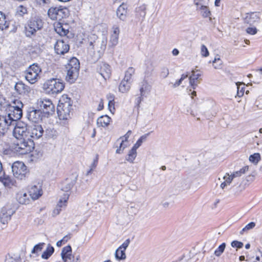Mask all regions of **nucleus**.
<instances>
[{
	"label": "nucleus",
	"mask_w": 262,
	"mask_h": 262,
	"mask_svg": "<svg viewBox=\"0 0 262 262\" xmlns=\"http://www.w3.org/2000/svg\"><path fill=\"white\" fill-rule=\"evenodd\" d=\"M150 89V85L148 84V83L146 81H143L142 82L141 86L140 89V95L141 96L138 97L136 99V103L137 105H139V104L141 103V102L143 100L142 96L144 95L145 92L146 91L149 90Z\"/></svg>",
	"instance_id": "24"
},
{
	"label": "nucleus",
	"mask_w": 262,
	"mask_h": 262,
	"mask_svg": "<svg viewBox=\"0 0 262 262\" xmlns=\"http://www.w3.org/2000/svg\"><path fill=\"white\" fill-rule=\"evenodd\" d=\"M29 195L32 200L38 199L42 194L41 186L38 183L36 185H31L28 189Z\"/></svg>",
	"instance_id": "15"
},
{
	"label": "nucleus",
	"mask_w": 262,
	"mask_h": 262,
	"mask_svg": "<svg viewBox=\"0 0 262 262\" xmlns=\"http://www.w3.org/2000/svg\"><path fill=\"white\" fill-rule=\"evenodd\" d=\"M118 38L119 36H117L116 35H112L110 37V46L112 47L116 46L118 43Z\"/></svg>",
	"instance_id": "51"
},
{
	"label": "nucleus",
	"mask_w": 262,
	"mask_h": 262,
	"mask_svg": "<svg viewBox=\"0 0 262 262\" xmlns=\"http://www.w3.org/2000/svg\"><path fill=\"white\" fill-rule=\"evenodd\" d=\"M23 104L20 100L14 99L11 103L7 105V115H3L7 119L9 126L13 122L19 120L23 115L22 107Z\"/></svg>",
	"instance_id": "1"
},
{
	"label": "nucleus",
	"mask_w": 262,
	"mask_h": 262,
	"mask_svg": "<svg viewBox=\"0 0 262 262\" xmlns=\"http://www.w3.org/2000/svg\"><path fill=\"white\" fill-rule=\"evenodd\" d=\"M43 25V21L41 16L38 15L32 16L26 27V34L27 36L30 37L40 30Z\"/></svg>",
	"instance_id": "4"
},
{
	"label": "nucleus",
	"mask_w": 262,
	"mask_h": 262,
	"mask_svg": "<svg viewBox=\"0 0 262 262\" xmlns=\"http://www.w3.org/2000/svg\"><path fill=\"white\" fill-rule=\"evenodd\" d=\"M107 98L109 100L108 103V109L110 112L114 114L115 108V102H114V96L113 95H107Z\"/></svg>",
	"instance_id": "40"
},
{
	"label": "nucleus",
	"mask_w": 262,
	"mask_h": 262,
	"mask_svg": "<svg viewBox=\"0 0 262 262\" xmlns=\"http://www.w3.org/2000/svg\"><path fill=\"white\" fill-rule=\"evenodd\" d=\"M201 55L203 57H207L209 56V51L204 45H202L201 46Z\"/></svg>",
	"instance_id": "55"
},
{
	"label": "nucleus",
	"mask_w": 262,
	"mask_h": 262,
	"mask_svg": "<svg viewBox=\"0 0 262 262\" xmlns=\"http://www.w3.org/2000/svg\"><path fill=\"white\" fill-rule=\"evenodd\" d=\"M45 135L47 138L54 139L57 138L58 133L53 128L49 127L45 131Z\"/></svg>",
	"instance_id": "38"
},
{
	"label": "nucleus",
	"mask_w": 262,
	"mask_h": 262,
	"mask_svg": "<svg viewBox=\"0 0 262 262\" xmlns=\"http://www.w3.org/2000/svg\"><path fill=\"white\" fill-rule=\"evenodd\" d=\"M66 79L67 81L70 83H74L78 76L79 70L66 69Z\"/></svg>",
	"instance_id": "19"
},
{
	"label": "nucleus",
	"mask_w": 262,
	"mask_h": 262,
	"mask_svg": "<svg viewBox=\"0 0 262 262\" xmlns=\"http://www.w3.org/2000/svg\"><path fill=\"white\" fill-rule=\"evenodd\" d=\"M41 72V69L38 64L33 63L26 71V79L31 84H34L39 78V74Z\"/></svg>",
	"instance_id": "6"
},
{
	"label": "nucleus",
	"mask_w": 262,
	"mask_h": 262,
	"mask_svg": "<svg viewBox=\"0 0 262 262\" xmlns=\"http://www.w3.org/2000/svg\"><path fill=\"white\" fill-rule=\"evenodd\" d=\"M149 133H147V134H146L143 136H142L138 140V141L136 142V143H135L136 144H137L139 147H140L141 144H142L143 142L145 141L147 137H148V136L149 135Z\"/></svg>",
	"instance_id": "53"
},
{
	"label": "nucleus",
	"mask_w": 262,
	"mask_h": 262,
	"mask_svg": "<svg viewBox=\"0 0 262 262\" xmlns=\"http://www.w3.org/2000/svg\"><path fill=\"white\" fill-rule=\"evenodd\" d=\"M9 23L6 20L4 13L0 11V30H4L9 28Z\"/></svg>",
	"instance_id": "35"
},
{
	"label": "nucleus",
	"mask_w": 262,
	"mask_h": 262,
	"mask_svg": "<svg viewBox=\"0 0 262 262\" xmlns=\"http://www.w3.org/2000/svg\"><path fill=\"white\" fill-rule=\"evenodd\" d=\"M19 11L23 14H26L27 13V10L26 7H24L23 6H20L19 7Z\"/></svg>",
	"instance_id": "63"
},
{
	"label": "nucleus",
	"mask_w": 262,
	"mask_h": 262,
	"mask_svg": "<svg viewBox=\"0 0 262 262\" xmlns=\"http://www.w3.org/2000/svg\"><path fill=\"white\" fill-rule=\"evenodd\" d=\"M44 245V243H40L36 245L32 249L31 253L33 254H38L39 252L42 250Z\"/></svg>",
	"instance_id": "49"
},
{
	"label": "nucleus",
	"mask_w": 262,
	"mask_h": 262,
	"mask_svg": "<svg viewBox=\"0 0 262 262\" xmlns=\"http://www.w3.org/2000/svg\"><path fill=\"white\" fill-rule=\"evenodd\" d=\"M38 105L45 117H48L54 113L55 106L50 99L40 98L38 100Z\"/></svg>",
	"instance_id": "8"
},
{
	"label": "nucleus",
	"mask_w": 262,
	"mask_h": 262,
	"mask_svg": "<svg viewBox=\"0 0 262 262\" xmlns=\"http://www.w3.org/2000/svg\"><path fill=\"white\" fill-rule=\"evenodd\" d=\"M259 19V16L256 13H248L245 18V22L246 23L252 25L255 22L258 21Z\"/></svg>",
	"instance_id": "30"
},
{
	"label": "nucleus",
	"mask_w": 262,
	"mask_h": 262,
	"mask_svg": "<svg viewBox=\"0 0 262 262\" xmlns=\"http://www.w3.org/2000/svg\"><path fill=\"white\" fill-rule=\"evenodd\" d=\"M54 248L50 245H48L46 250L42 253L41 257L43 259H48L54 253Z\"/></svg>",
	"instance_id": "39"
},
{
	"label": "nucleus",
	"mask_w": 262,
	"mask_h": 262,
	"mask_svg": "<svg viewBox=\"0 0 262 262\" xmlns=\"http://www.w3.org/2000/svg\"><path fill=\"white\" fill-rule=\"evenodd\" d=\"M34 2L39 5H43L47 3V0H34Z\"/></svg>",
	"instance_id": "62"
},
{
	"label": "nucleus",
	"mask_w": 262,
	"mask_h": 262,
	"mask_svg": "<svg viewBox=\"0 0 262 262\" xmlns=\"http://www.w3.org/2000/svg\"><path fill=\"white\" fill-rule=\"evenodd\" d=\"M48 15L52 20H60L68 16L69 11L66 8L51 7L48 11Z\"/></svg>",
	"instance_id": "9"
},
{
	"label": "nucleus",
	"mask_w": 262,
	"mask_h": 262,
	"mask_svg": "<svg viewBox=\"0 0 262 262\" xmlns=\"http://www.w3.org/2000/svg\"><path fill=\"white\" fill-rule=\"evenodd\" d=\"M249 159L251 162L256 165L260 160V155L259 153H255L250 155Z\"/></svg>",
	"instance_id": "44"
},
{
	"label": "nucleus",
	"mask_w": 262,
	"mask_h": 262,
	"mask_svg": "<svg viewBox=\"0 0 262 262\" xmlns=\"http://www.w3.org/2000/svg\"><path fill=\"white\" fill-rule=\"evenodd\" d=\"M72 102L67 96H63L57 106V114L59 119L67 120L71 118Z\"/></svg>",
	"instance_id": "2"
},
{
	"label": "nucleus",
	"mask_w": 262,
	"mask_h": 262,
	"mask_svg": "<svg viewBox=\"0 0 262 262\" xmlns=\"http://www.w3.org/2000/svg\"><path fill=\"white\" fill-rule=\"evenodd\" d=\"M192 75L189 77V83L193 89H195L197 86L196 81L201 76L200 73H195L194 71H192Z\"/></svg>",
	"instance_id": "32"
},
{
	"label": "nucleus",
	"mask_w": 262,
	"mask_h": 262,
	"mask_svg": "<svg viewBox=\"0 0 262 262\" xmlns=\"http://www.w3.org/2000/svg\"><path fill=\"white\" fill-rule=\"evenodd\" d=\"M123 142H124V140H122L121 143L120 144L119 148H118L116 151V152L117 154H120L123 152V150L125 148V146H123Z\"/></svg>",
	"instance_id": "58"
},
{
	"label": "nucleus",
	"mask_w": 262,
	"mask_h": 262,
	"mask_svg": "<svg viewBox=\"0 0 262 262\" xmlns=\"http://www.w3.org/2000/svg\"><path fill=\"white\" fill-rule=\"evenodd\" d=\"M2 182L6 187H11L15 185V181L13 178L8 175H4L2 178L0 177Z\"/></svg>",
	"instance_id": "31"
},
{
	"label": "nucleus",
	"mask_w": 262,
	"mask_h": 262,
	"mask_svg": "<svg viewBox=\"0 0 262 262\" xmlns=\"http://www.w3.org/2000/svg\"><path fill=\"white\" fill-rule=\"evenodd\" d=\"M127 13V6L125 4H122L117 9V17L122 20H125Z\"/></svg>",
	"instance_id": "23"
},
{
	"label": "nucleus",
	"mask_w": 262,
	"mask_h": 262,
	"mask_svg": "<svg viewBox=\"0 0 262 262\" xmlns=\"http://www.w3.org/2000/svg\"><path fill=\"white\" fill-rule=\"evenodd\" d=\"M137 157V152H134L132 150H129L127 156L126 157V160L130 163H134V161Z\"/></svg>",
	"instance_id": "47"
},
{
	"label": "nucleus",
	"mask_w": 262,
	"mask_h": 262,
	"mask_svg": "<svg viewBox=\"0 0 262 262\" xmlns=\"http://www.w3.org/2000/svg\"><path fill=\"white\" fill-rule=\"evenodd\" d=\"M233 179L234 177H232L231 174H230L229 173H226L223 177L224 181L221 183L220 185L221 188L224 189L227 186L229 185Z\"/></svg>",
	"instance_id": "36"
},
{
	"label": "nucleus",
	"mask_w": 262,
	"mask_h": 262,
	"mask_svg": "<svg viewBox=\"0 0 262 262\" xmlns=\"http://www.w3.org/2000/svg\"><path fill=\"white\" fill-rule=\"evenodd\" d=\"M16 199L19 203L21 204H29L30 202V199L27 193L23 191H20L17 193Z\"/></svg>",
	"instance_id": "27"
},
{
	"label": "nucleus",
	"mask_w": 262,
	"mask_h": 262,
	"mask_svg": "<svg viewBox=\"0 0 262 262\" xmlns=\"http://www.w3.org/2000/svg\"><path fill=\"white\" fill-rule=\"evenodd\" d=\"M135 73V69L133 67H129L125 72V76L123 80L128 82H132L131 78L133 74Z\"/></svg>",
	"instance_id": "41"
},
{
	"label": "nucleus",
	"mask_w": 262,
	"mask_h": 262,
	"mask_svg": "<svg viewBox=\"0 0 262 262\" xmlns=\"http://www.w3.org/2000/svg\"><path fill=\"white\" fill-rule=\"evenodd\" d=\"M61 256L63 262H72L74 256L72 255V248L70 245L62 248Z\"/></svg>",
	"instance_id": "18"
},
{
	"label": "nucleus",
	"mask_w": 262,
	"mask_h": 262,
	"mask_svg": "<svg viewBox=\"0 0 262 262\" xmlns=\"http://www.w3.org/2000/svg\"><path fill=\"white\" fill-rule=\"evenodd\" d=\"M45 116L41 110H36L34 108H30L27 113V118L29 120L35 123H38L41 121Z\"/></svg>",
	"instance_id": "12"
},
{
	"label": "nucleus",
	"mask_w": 262,
	"mask_h": 262,
	"mask_svg": "<svg viewBox=\"0 0 262 262\" xmlns=\"http://www.w3.org/2000/svg\"><path fill=\"white\" fill-rule=\"evenodd\" d=\"M237 85V96L239 97H241L243 96L245 92V85L243 83L237 82L236 83Z\"/></svg>",
	"instance_id": "45"
},
{
	"label": "nucleus",
	"mask_w": 262,
	"mask_h": 262,
	"mask_svg": "<svg viewBox=\"0 0 262 262\" xmlns=\"http://www.w3.org/2000/svg\"><path fill=\"white\" fill-rule=\"evenodd\" d=\"M131 134H132V131L131 130H128L126 133V134L122 137V138H124V140H123L124 142L127 141L128 138L129 137V136L131 135Z\"/></svg>",
	"instance_id": "64"
},
{
	"label": "nucleus",
	"mask_w": 262,
	"mask_h": 262,
	"mask_svg": "<svg viewBox=\"0 0 262 262\" xmlns=\"http://www.w3.org/2000/svg\"><path fill=\"white\" fill-rule=\"evenodd\" d=\"M9 126L6 118L3 115H0V138L4 136L6 129Z\"/></svg>",
	"instance_id": "29"
},
{
	"label": "nucleus",
	"mask_w": 262,
	"mask_h": 262,
	"mask_svg": "<svg viewBox=\"0 0 262 262\" xmlns=\"http://www.w3.org/2000/svg\"><path fill=\"white\" fill-rule=\"evenodd\" d=\"M124 250L118 248L115 252V257L118 260H124L126 258V254Z\"/></svg>",
	"instance_id": "42"
},
{
	"label": "nucleus",
	"mask_w": 262,
	"mask_h": 262,
	"mask_svg": "<svg viewBox=\"0 0 262 262\" xmlns=\"http://www.w3.org/2000/svg\"><path fill=\"white\" fill-rule=\"evenodd\" d=\"M169 74V69L166 67H163L160 72V76L163 78H166Z\"/></svg>",
	"instance_id": "52"
},
{
	"label": "nucleus",
	"mask_w": 262,
	"mask_h": 262,
	"mask_svg": "<svg viewBox=\"0 0 262 262\" xmlns=\"http://www.w3.org/2000/svg\"><path fill=\"white\" fill-rule=\"evenodd\" d=\"M146 6L143 4L136 9V16L139 21L142 23L146 14Z\"/></svg>",
	"instance_id": "21"
},
{
	"label": "nucleus",
	"mask_w": 262,
	"mask_h": 262,
	"mask_svg": "<svg viewBox=\"0 0 262 262\" xmlns=\"http://www.w3.org/2000/svg\"><path fill=\"white\" fill-rule=\"evenodd\" d=\"M13 135L18 140L25 138L29 139V128L27 127V124L21 121L17 122L13 129Z\"/></svg>",
	"instance_id": "10"
},
{
	"label": "nucleus",
	"mask_w": 262,
	"mask_h": 262,
	"mask_svg": "<svg viewBox=\"0 0 262 262\" xmlns=\"http://www.w3.org/2000/svg\"><path fill=\"white\" fill-rule=\"evenodd\" d=\"M54 27L55 32L61 36H66L69 33V27L67 24L55 22L54 23Z\"/></svg>",
	"instance_id": "17"
},
{
	"label": "nucleus",
	"mask_w": 262,
	"mask_h": 262,
	"mask_svg": "<svg viewBox=\"0 0 262 262\" xmlns=\"http://www.w3.org/2000/svg\"><path fill=\"white\" fill-rule=\"evenodd\" d=\"M130 82L122 80L119 85V90L121 93L127 92L130 88Z\"/></svg>",
	"instance_id": "37"
},
{
	"label": "nucleus",
	"mask_w": 262,
	"mask_h": 262,
	"mask_svg": "<svg viewBox=\"0 0 262 262\" xmlns=\"http://www.w3.org/2000/svg\"><path fill=\"white\" fill-rule=\"evenodd\" d=\"M44 133V130L41 125L34 124L29 127V139H38L41 137Z\"/></svg>",
	"instance_id": "13"
},
{
	"label": "nucleus",
	"mask_w": 262,
	"mask_h": 262,
	"mask_svg": "<svg viewBox=\"0 0 262 262\" xmlns=\"http://www.w3.org/2000/svg\"><path fill=\"white\" fill-rule=\"evenodd\" d=\"M76 179L75 178L73 180L70 181L69 180L67 179L63 183V186L62 188V190L64 192V193H69V195H70V190L73 187V186L75 185Z\"/></svg>",
	"instance_id": "26"
},
{
	"label": "nucleus",
	"mask_w": 262,
	"mask_h": 262,
	"mask_svg": "<svg viewBox=\"0 0 262 262\" xmlns=\"http://www.w3.org/2000/svg\"><path fill=\"white\" fill-rule=\"evenodd\" d=\"M15 90L19 94H28L31 91L30 86L22 82H18L15 84Z\"/></svg>",
	"instance_id": "22"
},
{
	"label": "nucleus",
	"mask_w": 262,
	"mask_h": 262,
	"mask_svg": "<svg viewBox=\"0 0 262 262\" xmlns=\"http://www.w3.org/2000/svg\"><path fill=\"white\" fill-rule=\"evenodd\" d=\"M111 118L107 115L102 116L98 118L97 123L98 125L102 127L107 126L110 123Z\"/></svg>",
	"instance_id": "34"
},
{
	"label": "nucleus",
	"mask_w": 262,
	"mask_h": 262,
	"mask_svg": "<svg viewBox=\"0 0 262 262\" xmlns=\"http://www.w3.org/2000/svg\"><path fill=\"white\" fill-rule=\"evenodd\" d=\"M231 245L233 248H236L237 249H240L243 247L244 244L241 242H239L237 241H234L231 243Z\"/></svg>",
	"instance_id": "54"
},
{
	"label": "nucleus",
	"mask_w": 262,
	"mask_h": 262,
	"mask_svg": "<svg viewBox=\"0 0 262 262\" xmlns=\"http://www.w3.org/2000/svg\"><path fill=\"white\" fill-rule=\"evenodd\" d=\"M130 243V239L129 238L126 239L124 242L118 248L120 250L122 249L125 251Z\"/></svg>",
	"instance_id": "57"
},
{
	"label": "nucleus",
	"mask_w": 262,
	"mask_h": 262,
	"mask_svg": "<svg viewBox=\"0 0 262 262\" xmlns=\"http://www.w3.org/2000/svg\"><path fill=\"white\" fill-rule=\"evenodd\" d=\"M113 33L112 34V35H116L117 36H119V33H120V30H119V27L117 26H114L113 27Z\"/></svg>",
	"instance_id": "61"
},
{
	"label": "nucleus",
	"mask_w": 262,
	"mask_h": 262,
	"mask_svg": "<svg viewBox=\"0 0 262 262\" xmlns=\"http://www.w3.org/2000/svg\"><path fill=\"white\" fill-rule=\"evenodd\" d=\"M208 1L209 0H194V3L196 6H198L202 4H207Z\"/></svg>",
	"instance_id": "59"
},
{
	"label": "nucleus",
	"mask_w": 262,
	"mask_h": 262,
	"mask_svg": "<svg viewBox=\"0 0 262 262\" xmlns=\"http://www.w3.org/2000/svg\"><path fill=\"white\" fill-rule=\"evenodd\" d=\"M13 174L18 180H24L27 177L28 170L26 166L22 162L16 161L11 166Z\"/></svg>",
	"instance_id": "7"
},
{
	"label": "nucleus",
	"mask_w": 262,
	"mask_h": 262,
	"mask_svg": "<svg viewBox=\"0 0 262 262\" xmlns=\"http://www.w3.org/2000/svg\"><path fill=\"white\" fill-rule=\"evenodd\" d=\"M69 198V193H64L61 196L56 208L53 211V215L55 216L59 214L62 208L67 206V201Z\"/></svg>",
	"instance_id": "16"
},
{
	"label": "nucleus",
	"mask_w": 262,
	"mask_h": 262,
	"mask_svg": "<svg viewBox=\"0 0 262 262\" xmlns=\"http://www.w3.org/2000/svg\"><path fill=\"white\" fill-rule=\"evenodd\" d=\"M246 32L250 35H254L257 33V29L255 27H248L246 29Z\"/></svg>",
	"instance_id": "56"
},
{
	"label": "nucleus",
	"mask_w": 262,
	"mask_h": 262,
	"mask_svg": "<svg viewBox=\"0 0 262 262\" xmlns=\"http://www.w3.org/2000/svg\"><path fill=\"white\" fill-rule=\"evenodd\" d=\"M66 69L79 70L80 62L78 59L76 57L71 58L66 66Z\"/></svg>",
	"instance_id": "28"
},
{
	"label": "nucleus",
	"mask_w": 262,
	"mask_h": 262,
	"mask_svg": "<svg viewBox=\"0 0 262 262\" xmlns=\"http://www.w3.org/2000/svg\"><path fill=\"white\" fill-rule=\"evenodd\" d=\"M196 10L199 11L202 16L204 18L209 17L211 14L208 7L206 4L196 6Z\"/></svg>",
	"instance_id": "25"
},
{
	"label": "nucleus",
	"mask_w": 262,
	"mask_h": 262,
	"mask_svg": "<svg viewBox=\"0 0 262 262\" xmlns=\"http://www.w3.org/2000/svg\"><path fill=\"white\" fill-rule=\"evenodd\" d=\"M43 89L48 94L55 95L61 93L64 88L62 80L58 78H51L45 81Z\"/></svg>",
	"instance_id": "3"
},
{
	"label": "nucleus",
	"mask_w": 262,
	"mask_h": 262,
	"mask_svg": "<svg viewBox=\"0 0 262 262\" xmlns=\"http://www.w3.org/2000/svg\"><path fill=\"white\" fill-rule=\"evenodd\" d=\"M98 155H97L96 158L94 159L93 163L91 164L90 168H91L93 169H94L98 164Z\"/></svg>",
	"instance_id": "60"
},
{
	"label": "nucleus",
	"mask_w": 262,
	"mask_h": 262,
	"mask_svg": "<svg viewBox=\"0 0 262 262\" xmlns=\"http://www.w3.org/2000/svg\"><path fill=\"white\" fill-rule=\"evenodd\" d=\"M13 214L11 210H8L6 207H3L0 213V221L3 224L10 220L11 216Z\"/></svg>",
	"instance_id": "20"
},
{
	"label": "nucleus",
	"mask_w": 262,
	"mask_h": 262,
	"mask_svg": "<svg viewBox=\"0 0 262 262\" xmlns=\"http://www.w3.org/2000/svg\"><path fill=\"white\" fill-rule=\"evenodd\" d=\"M249 170V166H245L239 170L233 172L231 173L232 175V177L234 178L238 177L241 176L242 174H244L248 171Z\"/></svg>",
	"instance_id": "43"
},
{
	"label": "nucleus",
	"mask_w": 262,
	"mask_h": 262,
	"mask_svg": "<svg viewBox=\"0 0 262 262\" xmlns=\"http://www.w3.org/2000/svg\"><path fill=\"white\" fill-rule=\"evenodd\" d=\"M213 66L216 69H221L222 65V61L219 57H215L213 61Z\"/></svg>",
	"instance_id": "50"
},
{
	"label": "nucleus",
	"mask_w": 262,
	"mask_h": 262,
	"mask_svg": "<svg viewBox=\"0 0 262 262\" xmlns=\"http://www.w3.org/2000/svg\"><path fill=\"white\" fill-rule=\"evenodd\" d=\"M226 247V244L225 243H222L219 247L215 250L214 255L216 256H220L223 253Z\"/></svg>",
	"instance_id": "48"
},
{
	"label": "nucleus",
	"mask_w": 262,
	"mask_h": 262,
	"mask_svg": "<svg viewBox=\"0 0 262 262\" xmlns=\"http://www.w3.org/2000/svg\"><path fill=\"white\" fill-rule=\"evenodd\" d=\"M34 148V143L31 139L19 140L14 148L15 151L20 155H25L31 152Z\"/></svg>",
	"instance_id": "5"
},
{
	"label": "nucleus",
	"mask_w": 262,
	"mask_h": 262,
	"mask_svg": "<svg viewBox=\"0 0 262 262\" xmlns=\"http://www.w3.org/2000/svg\"><path fill=\"white\" fill-rule=\"evenodd\" d=\"M97 71L105 79L110 78L111 75V67L105 62H101L98 63Z\"/></svg>",
	"instance_id": "14"
},
{
	"label": "nucleus",
	"mask_w": 262,
	"mask_h": 262,
	"mask_svg": "<svg viewBox=\"0 0 262 262\" xmlns=\"http://www.w3.org/2000/svg\"><path fill=\"white\" fill-rule=\"evenodd\" d=\"M70 50L69 40L67 38L64 39H58L54 45L55 52L57 55H64L68 52Z\"/></svg>",
	"instance_id": "11"
},
{
	"label": "nucleus",
	"mask_w": 262,
	"mask_h": 262,
	"mask_svg": "<svg viewBox=\"0 0 262 262\" xmlns=\"http://www.w3.org/2000/svg\"><path fill=\"white\" fill-rule=\"evenodd\" d=\"M95 43L97 49H100L101 50H104L107 44V38L105 36H102L101 38L96 41L95 40Z\"/></svg>",
	"instance_id": "33"
},
{
	"label": "nucleus",
	"mask_w": 262,
	"mask_h": 262,
	"mask_svg": "<svg viewBox=\"0 0 262 262\" xmlns=\"http://www.w3.org/2000/svg\"><path fill=\"white\" fill-rule=\"evenodd\" d=\"M256 226L255 222H250L244 228H243L240 231V234H243L245 232H247L248 231L253 229Z\"/></svg>",
	"instance_id": "46"
}]
</instances>
